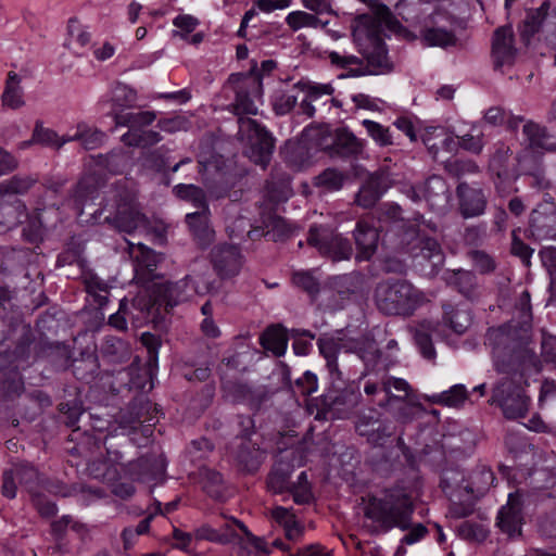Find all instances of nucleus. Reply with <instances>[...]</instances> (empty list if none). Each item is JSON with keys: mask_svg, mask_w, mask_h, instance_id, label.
I'll list each match as a JSON object with an SVG mask.
<instances>
[{"mask_svg": "<svg viewBox=\"0 0 556 556\" xmlns=\"http://www.w3.org/2000/svg\"><path fill=\"white\" fill-rule=\"evenodd\" d=\"M317 344L326 361L330 380V387L321 396L323 406L336 418H345L361 403L362 393L359 386L345 384L338 365V356L341 353H355L368 367L380 358L378 344L368 336L359 339L323 337L318 339Z\"/></svg>", "mask_w": 556, "mask_h": 556, "instance_id": "obj_1", "label": "nucleus"}, {"mask_svg": "<svg viewBox=\"0 0 556 556\" xmlns=\"http://www.w3.org/2000/svg\"><path fill=\"white\" fill-rule=\"evenodd\" d=\"M228 86L235 92L231 111L239 116L238 135L250 143V159L265 167L270 160L274 143L269 132L256 121L243 115H256L258 105L262 104L263 86L258 71L247 74L236 73L228 78Z\"/></svg>", "mask_w": 556, "mask_h": 556, "instance_id": "obj_2", "label": "nucleus"}, {"mask_svg": "<svg viewBox=\"0 0 556 556\" xmlns=\"http://www.w3.org/2000/svg\"><path fill=\"white\" fill-rule=\"evenodd\" d=\"M488 340L493 345V364L498 374L515 379L539 372L541 363L529 348V332L526 328L516 329L504 325L489 331Z\"/></svg>", "mask_w": 556, "mask_h": 556, "instance_id": "obj_3", "label": "nucleus"}, {"mask_svg": "<svg viewBox=\"0 0 556 556\" xmlns=\"http://www.w3.org/2000/svg\"><path fill=\"white\" fill-rule=\"evenodd\" d=\"M415 488L404 482L382 490L369 498L365 516L386 531L392 528L406 530L414 513Z\"/></svg>", "mask_w": 556, "mask_h": 556, "instance_id": "obj_4", "label": "nucleus"}, {"mask_svg": "<svg viewBox=\"0 0 556 556\" xmlns=\"http://www.w3.org/2000/svg\"><path fill=\"white\" fill-rule=\"evenodd\" d=\"M377 308L384 315L409 317L428 301L427 294L405 279H387L375 289Z\"/></svg>", "mask_w": 556, "mask_h": 556, "instance_id": "obj_5", "label": "nucleus"}, {"mask_svg": "<svg viewBox=\"0 0 556 556\" xmlns=\"http://www.w3.org/2000/svg\"><path fill=\"white\" fill-rule=\"evenodd\" d=\"M362 59L348 54L345 52L331 51L328 59L332 65L338 68L345 70L346 74H341L339 77L349 76H364V75H382L390 73L393 68L392 62L388 58L386 45L378 38H369V46L363 51Z\"/></svg>", "mask_w": 556, "mask_h": 556, "instance_id": "obj_6", "label": "nucleus"}, {"mask_svg": "<svg viewBox=\"0 0 556 556\" xmlns=\"http://www.w3.org/2000/svg\"><path fill=\"white\" fill-rule=\"evenodd\" d=\"M417 237L412 245L410 253L414 265L426 276H434L439 273L445 261L444 252L439 242L426 235V230H437V225L426 220L421 215L415 218Z\"/></svg>", "mask_w": 556, "mask_h": 556, "instance_id": "obj_7", "label": "nucleus"}, {"mask_svg": "<svg viewBox=\"0 0 556 556\" xmlns=\"http://www.w3.org/2000/svg\"><path fill=\"white\" fill-rule=\"evenodd\" d=\"M106 213L104 222L122 232L131 233L136 230H146L148 220L140 213L137 202L127 191L114 193L104 204L100 214Z\"/></svg>", "mask_w": 556, "mask_h": 556, "instance_id": "obj_8", "label": "nucleus"}, {"mask_svg": "<svg viewBox=\"0 0 556 556\" xmlns=\"http://www.w3.org/2000/svg\"><path fill=\"white\" fill-rule=\"evenodd\" d=\"M33 184L31 178L18 176L0 184V233L12 229L26 216L25 206L16 195L25 193Z\"/></svg>", "mask_w": 556, "mask_h": 556, "instance_id": "obj_9", "label": "nucleus"}, {"mask_svg": "<svg viewBox=\"0 0 556 556\" xmlns=\"http://www.w3.org/2000/svg\"><path fill=\"white\" fill-rule=\"evenodd\" d=\"M529 397L522 389L516 384V380L504 377L498 381L493 390L490 404H497L506 418H523L529 409Z\"/></svg>", "mask_w": 556, "mask_h": 556, "instance_id": "obj_10", "label": "nucleus"}, {"mask_svg": "<svg viewBox=\"0 0 556 556\" xmlns=\"http://www.w3.org/2000/svg\"><path fill=\"white\" fill-rule=\"evenodd\" d=\"M309 245L333 262L349 260L353 253L350 241L327 226H312L308 231Z\"/></svg>", "mask_w": 556, "mask_h": 556, "instance_id": "obj_11", "label": "nucleus"}, {"mask_svg": "<svg viewBox=\"0 0 556 556\" xmlns=\"http://www.w3.org/2000/svg\"><path fill=\"white\" fill-rule=\"evenodd\" d=\"M153 307L151 296L147 292L140 293L130 304L122 301L119 309L110 316L109 323L118 330L127 329V319H130L135 327H140L149 321Z\"/></svg>", "mask_w": 556, "mask_h": 556, "instance_id": "obj_12", "label": "nucleus"}, {"mask_svg": "<svg viewBox=\"0 0 556 556\" xmlns=\"http://www.w3.org/2000/svg\"><path fill=\"white\" fill-rule=\"evenodd\" d=\"M356 432L365 437L372 445H382L393 434L390 425L382 422L380 413L375 408H367L359 412L355 421Z\"/></svg>", "mask_w": 556, "mask_h": 556, "instance_id": "obj_13", "label": "nucleus"}, {"mask_svg": "<svg viewBox=\"0 0 556 556\" xmlns=\"http://www.w3.org/2000/svg\"><path fill=\"white\" fill-rule=\"evenodd\" d=\"M522 134L527 143V149L518 159L520 166L526 165L529 152L538 154L556 152V136L549 134L546 127L532 121H528L522 126Z\"/></svg>", "mask_w": 556, "mask_h": 556, "instance_id": "obj_14", "label": "nucleus"}, {"mask_svg": "<svg viewBox=\"0 0 556 556\" xmlns=\"http://www.w3.org/2000/svg\"><path fill=\"white\" fill-rule=\"evenodd\" d=\"M401 394L392 393L384 400L378 401V406L388 412L395 421L400 424L412 422L421 409V405L415 401L413 389L409 386L408 391H397Z\"/></svg>", "mask_w": 556, "mask_h": 556, "instance_id": "obj_15", "label": "nucleus"}, {"mask_svg": "<svg viewBox=\"0 0 556 556\" xmlns=\"http://www.w3.org/2000/svg\"><path fill=\"white\" fill-rule=\"evenodd\" d=\"M523 523V495L509 493L506 505L497 514V526L509 536L520 535Z\"/></svg>", "mask_w": 556, "mask_h": 556, "instance_id": "obj_16", "label": "nucleus"}, {"mask_svg": "<svg viewBox=\"0 0 556 556\" xmlns=\"http://www.w3.org/2000/svg\"><path fill=\"white\" fill-rule=\"evenodd\" d=\"M359 381H364L363 389L368 400L378 406L379 400H384L394 391H408L409 383L402 378L383 377L380 380L372 379L366 369L359 377Z\"/></svg>", "mask_w": 556, "mask_h": 556, "instance_id": "obj_17", "label": "nucleus"}, {"mask_svg": "<svg viewBox=\"0 0 556 556\" xmlns=\"http://www.w3.org/2000/svg\"><path fill=\"white\" fill-rule=\"evenodd\" d=\"M517 49L514 45V33L510 26H503L494 31L491 56L495 70L510 67L515 63Z\"/></svg>", "mask_w": 556, "mask_h": 556, "instance_id": "obj_18", "label": "nucleus"}, {"mask_svg": "<svg viewBox=\"0 0 556 556\" xmlns=\"http://www.w3.org/2000/svg\"><path fill=\"white\" fill-rule=\"evenodd\" d=\"M211 257L214 269L222 278L236 276L241 269L242 256L235 245H217L212 250Z\"/></svg>", "mask_w": 556, "mask_h": 556, "instance_id": "obj_19", "label": "nucleus"}, {"mask_svg": "<svg viewBox=\"0 0 556 556\" xmlns=\"http://www.w3.org/2000/svg\"><path fill=\"white\" fill-rule=\"evenodd\" d=\"M155 300H152L154 305H165L166 307H174L175 305L188 301L192 295L191 276L176 282H166L156 287Z\"/></svg>", "mask_w": 556, "mask_h": 556, "instance_id": "obj_20", "label": "nucleus"}, {"mask_svg": "<svg viewBox=\"0 0 556 556\" xmlns=\"http://www.w3.org/2000/svg\"><path fill=\"white\" fill-rule=\"evenodd\" d=\"M390 175L383 170L371 175L356 194V203L362 207H371L391 186Z\"/></svg>", "mask_w": 556, "mask_h": 556, "instance_id": "obj_21", "label": "nucleus"}, {"mask_svg": "<svg viewBox=\"0 0 556 556\" xmlns=\"http://www.w3.org/2000/svg\"><path fill=\"white\" fill-rule=\"evenodd\" d=\"M456 193L459 200V211L465 218H471L484 213L486 198L482 189L460 182Z\"/></svg>", "mask_w": 556, "mask_h": 556, "instance_id": "obj_22", "label": "nucleus"}, {"mask_svg": "<svg viewBox=\"0 0 556 556\" xmlns=\"http://www.w3.org/2000/svg\"><path fill=\"white\" fill-rule=\"evenodd\" d=\"M424 200L438 212L444 211L450 201V191L446 181L440 176H431L419 185Z\"/></svg>", "mask_w": 556, "mask_h": 556, "instance_id": "obj_23", "label": "nucleus"}, {"mask_svg": "<svg viewBox=\"0 0 556 556\" xmlns=\"http://www.w3.org/2000/svg\"><path fill=\"white\" fill-rule=\"evenodd\" d=\"M556 7L553 12H549V2H543L536 9H530L527 11L523 26L521 29V36L523 39H529L542 27L555 25L556 22Z\"/></svg>", "mask_w": 556, "mask_h": 556, "instance_id": "obj_24", "label": "nucleus"}, {"mask_svg": "<svg viewBox=\"0 0 556 556\" xmlns=\"http://www.w3.org/2000/svg\"><path fill=\"white\" fill-rule=\"evenodd\" d=\"M128 252L135 263L136 276L149 278L153 275L159 263L157 254L142 243L127 241Z\"/></svg>", "mask_w": 556, "mask_h": 556, "instance_id": "obj_25", "label": "nucleus"}, {"mask_svg": "<svg viewBox=\"0 0 556 556\" xmlns=\"http://www.w3.org/2000/svg\"><path fill=\"white\" fill-rule=\"evenodd\" d=\"M354 238L358 249L356 257L358 260H369L378 245V229L368 220L361 219L356 224Z\"/></svg>", "mask_w": 556, "mask_h": 556, "instance_id": "obj_26", "label": "nucleus"}, {"mask_svg": "<svg viewBox=\"0 0 556 556\" xmlns=\"http://www.w3.org/2000/svg\"><path fill=\"white\" fill-rule=\"evenodd\" d=\"M444 280L469 300H476L480 295L477 277L469 270H447L444 273Z\"/></svg>", "mask_w": 556, "mask_h": 556, "instance_id": "obj_27", "label": "nucleus"}, {"mask_svg": "<svg viewBox=\"0 0 556 556\" xmlns=\"http://www.w3.org/2000/svg\"><path fill=\"white\" fill-rule=\"evenodd\" d=\"M235 455L239 465L248 472L257 470L264 459V453L248 438L240 439Z\"/></svg>", "mask_w": 556, "mask_h": 556, "instance_id": "obj_28", "label": "nucleus"}, {"mask_svg": "<svg viewBox=\"0 0 556 556\" xmlns=\"http://www.w3.org/2000/svg\"><path fill=\"white\" fill-rule=\"evenodd\" d=\"M419 39L427 47L448 48L457 42V37L453 30L437 24L425 25L419 33Z\"/></svg>", "mask_w": 556, "mask_h": 556, "instance_id": "obj_29", "label": "nucleus"}, {"mask_svg": "<svg viewBox=\"0 0 556 556\" xmlns=\"http://www.w3.org/2000/svg\"><path fill=\"white\" fill-rule=\"evenodd\" d=\"M210 208L199 210L186 215V222L192 231L194 238L202 247L207 245L212 239L214 231L208 224Z\"/></svg>", "mask_w": 556, "mask_h": 556, "instance_id": "obj_30", "label": "nucleus"}, {"mask_svg": "<svg viewBox=\"0 0 556 556\" xmlns=\"http://www.w3.org/2000/svg\"><path fill=\"white\" fill-rule=\"evenodd\" d=\"M137 100V92L125 84H116L112 90L110 99L111 103L110 115L113 116L116 123V114L126 113L125 110L132 108Z\"/></svg>", "mask_w": 556, "mask_h": 556, "instance_id": "obj_31", "label": "nucleus"}, {"mask_svg": "<svg viewBox=\"0 0 556 556\" xmlns=\"http://www.w3.org/2000/svg\"><path fill=\"white\" fill-rule=\"evenodd\" d=\"M104 138V132L81 123L73 135L62 136V142L79 141L86 150H93L103 143Z\"/></svg>", "mask_w": 556, "mask_h": 556, "instance_id": "obj_32", "label": "nucleus"}, {"mask_svg": "<svg viewBox=\"0 0 556 556\" xmlns=\"http://www.w3.org/2000/svg\"><path fill=\"white\" fill-rule=\"evenodd\" d=\"M531 230L540 240H556V212L534 211L531 215Z\"/></svg>", "mask_w": 556, "mask_h": 556, "instance_id": "obj_33", "label": "nucleus"}, {"mask_svg": "<svg viewBox=\"0 0 556 556\" xmlns=\"http://www.w3.org/2000/svg\"><path fill=\"white\" fill-rule=\"evenodd\" d=\"M471 321V314L467 308L453 306L452 304L443 305V323L455 333H464Z\"/></svg>", "mask_w": 556, "mask_h": 556, "instance_id": "obj_34", "label": "nucleus"}, {"mask_svg": "<svg viewBox=\"0 0 556 556\" xmlns=\"http://www.w3.org/2000/svg\"><path fill=\"white\" fill-rule=\"evenodd\" d=\"M162 139L163 137L159 131L144 128L128 129L121 138L122 142L127 147L143 149L155 146Z\"/></svg>", "mask_w": 556, "mask_h": 556, "instance_id": "obj_35", "label": "nucleus"}, {"mask_svg": "<svg viewBox=\"0 0 556 556\" xmlns=\"http://www.w3.org/2000/svg\"><path fill=\"white\" fill-rule=\"evenodd\" d=\"M434 330L435 326L430 320L420 323L413 330L415 342L421 355L427 359H433L435 357V350L432 344V333Z\"/></svg>", "mask_w": 556, "mask_h": 556, "instance_id": "obj_36", "label": "nucleus"}, {"mask_svg": "<svg viewBox=\"0 0 556 556\" xmlns=\"http://www.w3.org/2000/svg\"><path fill=\"white\" fill-rule=\"evenodd\" d=\"M262 346L273 352L276 356H282L288 346V338L285 330L279 326H270L261 337Z\"/></svg>", "mask_w": 556, "mask_h": 556, "instance_id": "obj_37", "label": "nucleus"}, {"mask_svg": "<svg viewBox=\"0 0 556 556\" xmlns=\"http://www.w3.org/2000/svg\"><path fill=\"white\" fill-rule=\"evenodd\" d=\"M291 472L292 467L290 464L282 460L277 462L268 476V489L274 493L291 492V483L289 481Z\"/></svg>", "mask_w": 556, "mask_h": 556, "instance_id": "obj_38", "label": "nucleus"}, {"mask_svg": "<svg viewBox=\"0 0 556 556\" xmlns=\"http://www.w3.org/2000/svg\"><path fill=\"white\" fill-rule=\"evenodd\" d=\"M2 103L4 106L12 110H16L24 105L21 78L14 72H10L8 74L5 88L2 93Z\"/></svg>", "mask_w": 556, "mask_h": 556, "instance_id": "obj_39", "label": "nucleus"}, {"mask_svg": "<svg viewBox=\"0 0 556 556\" xmlns=\"http://www.w3.org/2000/svg\"><path fill=\"white\" fill-rule=\"evenodd\" d=\"M200 477L203 489L211 497L219 501L226 497V488L219 472L203 467L200 469Z\"/></svg>", "mask_w": 556, "mask_h": 556, "instance_id": "obj_40", "label": "nucleus"}, {"mask_svg": "<svg viewBox=\"0 0 556 556\" xmlns=\"http://www.w3.org/2000/svg\"><path fill=\"white\" fill-rule=\"evenodd\" d=\"M156 119L153 111L127 112L116 114V127H128L129 129L141 128L151 125Z\"/></svg>", "mask_w": 556, "mask_h": 556, "instance_id": "obj_41", "label": "nucleus"}, {"mask_svg": "<svg viewBox=\"0 0 556 556\" xmlns=\"http://www.w3.org/2000/svg\"><path fill=\"white\" fill-rule=\"evenodd\" d=\"M330 287L340 300L344 301L361 288V276L358 274L336 276L331 279Z\"/></svg>", "mask_w": 556, "mask_h": 556, "instance_id": "obj_42", "label": "nucleus"}, {"mask_svg": "<svg viewBox=\"0 0 556 556\" xmlns=\"http://www.w3.org/2000/svg\"><path fill=\"white\" fill-rule=\"evenodd\" d=\"M174 193L177 198L190 202L197 211L208 207L204 190L195 185L179 184L175 186Z\"/></svg>", "mask_w": 556, "mask_h": 556, "instance_id": "obj_43", "label": "nucleus"}, {"mask_svg": "<svg viewBox=\"0 0 556 556\" xmlns=\"http://www.w3.org/2000/svg\"><path fill=\"white\" fill-rule=\"evenodd\" d=\"M468 399V391L464 384H455L448 390L429 397L434 404L445 405L448 407H458Z\"/></svg>", "mask_w": 556, "mask_h": 556, "instance_id": "obj_44", "label": "nucleus"}, {"mask_svg": "<svg viewBox=\"0 0 556 556\" xmlns=\"http://www.w3.org/2000/svg\"><path fill=\"white\" fill-rule=\"evenodd\" d=\"M295 87H300L305 94L315 102L320 101L324 97H327L323 103L326 104L330 101L333 105L339 106V102L332 98V93L334 92V88L330 84H318V83H307V84H298Z\"/></svg>", "mask_w": 556, "mask_h": 556, "instance_id": "obj_45", "label": "nucleus"}, {"mask_svg": "<svg viewBox=\"0 0 556 556\" xmlns=\"http://www.w3.org/2000/svg\"><path fill=\"white\" fill-rule=\"evenodd\" d=\"M494 480L495 477L493 472L490 469L482 467L480 470L475 472L471 484H467L465 490L467 494L480 496L489 490Z\"/></svg>", "mask_w": 556, "mask_h": 556, "instance_id": "obj_46", "label": "nucleus"}, {"mask_svg": "<svg viewBox=\"0 0 556 556\" xmlns=\"http://www.w3.org/2000/svg\"><path fill=\"white\" fill-rule=\"evenodd\" d=\"M362 125L365 127L368 136L379 146L387 147L394 143L393 136L389 127H386L375 121L364 119Z\"/></svg>", "mask_w": 556, "mask_h": 556, "instance_id": "obj_47", "label": "nucleus"}, {"mask_svg": "<svg viewBox=\"0 0 556 556\" xmlns=\"http://www.w3.org/2000/svg\"><path fill=\"white\" fill-rule=\"evenodd\" d=\"M286 23L293 30H298L303 27H324L327 23H323L317 16L304 11L290 12L286 17Z\"/></svg>", "mask_w": 556, "mask_h": 556, "instance_id": "obj_48", "label": "nucleus"}, {"mask_svg": "<svg viewBox=\"0 0 556 556\" xmlns=\"http://www.w3.org/2000/svg\"><path fill=\"white\" fill-rule=\"evenodd\" d=\"M344 179L341 172L327 168L315 178V185L326 191H337L342 188Z\"/></svg>", "mask_w": 556, "mask_h": 556, "instance_id": "obj_49", "label": "nucleus"}, {"mask_svg": "<svg viewBox=\"0 0 556 556\" xmlns=\"http://www.w3.org/2000/svg\"><path fill=\"white\" fill-rule=\"evenodd\" d=\"M18 483L28 492L33 493L39 484V473L36 468L28 464L14 465Z\"/></svg>", "mask_w": 556, "mask_h": 556, "instance_id": "obj_50", "label": "nucleus"}, {"mask_svg": "<svg viewBox=\"0 0 556 556\" xmlns=\"http://www.w3.org/2000/svg\"><path fill=\"white\" fill-rule=\"evenodd\" d=\"M298 102V94L293 91H278L271 99V104L277 115L290 113Z\"/></svg>", "mask_w": 556, "mask_h": 556, "instance_id": "obj_51", "label": "nucleus"}, {"mask_svg": "<svg viewBox=\"0 0 556 556\" xmlns=\"http://www.w3.org/2000/svg\"><path fill=\"white\" fill-rule=\"evenodd\" d=\"M0 388L7 396L20 394L23 390V381L17 368L9 369L3 374Z\"/></svg>", "mask_w": 556, "mask_h": 556, "instance_id": "obj_52", "label": "nucleus"}, {"mask_svg": "<svg viewBox=\"0 0 556 556\" xmlns=\"http://www.w3.org/2000/svg\"><path fill=\"white\" fill-rule=\"evenodd\" d=\"M451 505L448 507V515L453 518H465L469 516L473 510L472 494H468V497L464 501L458 498L457 494L451 493Z\"/></svg>", "mask_w": 556, "mask_h": 556, "instance_id": "obj_53", "label": "nucleus"}, {"mask_svg": "<svg viewBox=\"0 0 556 556\" xmlns=\"http://www.w3.org/2000/svg\"><path fill=\"white\" fill-rule=\"evenodd\" d=\"M266 236L275 241L282 240L292 232L291 225L282 217L273 216L266 223Z\"/></svg>", "mask_w": 556, "mask_h": 556, "instance_id": "obj_54", "label": "nucleus"}, {"mask_svg": "<svg viewBox=\"0 0 556 556\" xmlns=\"http://www.w3.org/2000/svg\"><path fill=\"white\" fill-rule=\"evenodd\" d=\"M336 146L338 152L343 156L357 155L363 150L362 142L353 134L340 135Z\"/></svg>", "mask_w": 556, "mask_h": 556, "instance_id": "obj_55", "label": "nucleus"}, {"mask_svg": "<svg viewBox=\"0 0 556 556\" xmlns=\"http://www.w3.org/2000/svg\"><path fill=\"white\" fill-rule=\"evenodd\" d=\"M24 346H18L14 351L11 348H0V374H4L12 368H18L20 357L24 354Z\"/></svg>", "mask_w": 556, "mask_h": 556, "instance_id": "obj_56", "label": "nucleus"}, {"mask_svg": "<svg viewBox=\"0 0 556 556\" xmlns=\"http://www.w3.org/2000/svg\"><path fill=\"white\" fill-rule=\"evenodd\" d=\"M70 43L85 47L90 42V33L76 18H71L67 25Z\"/></svg>", "mask_w": 556, "mask_h": 556, "instance_id": "obj_57", "label": "nucleus"}, {"mask_svg": "<svg viewBox=\"0 0 556 556\" xmlns=\"http://www.w3.org/2000/svg\"><path fill=\"white\" fill-rule=\"evenodd\" d=\"M173 25L178 28V30H174V36L188 39V34L198 27L199 20L190 14H180L173 20Z\"/></svg>", "mask_w": 556, "mask_h": 556, "instance_id": "obj_58", "label": "nucleus"}, {"mask_svg": "<svg viewBox=\"0 0 556 556\" xmlns=\"http://www.w3.org/2000/svg\"><path fill=\"white\" fill-rule=\"evenodd\" d=\"M519 314L520 321L517 324L514 321L508 323L507 325H511L516 329L526 328L527 332L530 330V321H531V305H530V294L528 291H523L519 299Z\"/></svg>", "mask_w": 556, "mask_h": 556, "instance_id": "obj_59", "label": "nucleus"}, {"mask_svg": "<svg viewBox=\"0 0 556 556\" xmlns=\"http://www.w3.org/2000/svg\"><path fill=\"white\" fill-rule=\"evenodd\" d=\"M291 493L294 502L298 504H305L309 502L311 491L305 471H302L299 475L296 483L291 484Z\"/></svg>", "mask_w": 556, "mask_h": 556, "instance_id": "obj_60", "label": "nucleus"}, {"mask_svg": "<svg viewBox=\"0 0 556 556\" xmlns=\"http://www.w3.org/2000/svg\"><path fill=\"white\" fill-rule=\"evenodd\" d=\"M33 141L41 144L54 146L56 148H61L66 143L62 142V137H60L54 130L38 125L34 130Z\"/></svg>", "mask_w": 556, "mask_h": 556, "instance_id": "obj_61", "label": "nucleus"}, {"mask_svg": "<svg viewBox=\"0 0 556 556\" xmlns=\"http://www.w3.org/2000/svg\"><path fill=\"white\" fill-rule=\"evenodd\" d=\"M293 283L302 288L311 295H315L319 291V283L311 271H296L292 277Z\"/></svg>", "mask_w": 556, "mask_h": 556, "instance_id": "obj_62", "label": "nucleus"}, {"mask_svg": "<svg viewBox=\"0 0 556 556\" xmlns=\"http://www.w3.org/2000/svg\"><path fill=\"white\" fill-rule=\"evenodd\" d=\"M473 267L481 274H488L495 269L494 260L483 251L473 250L469 253Z\"/></svg>", "mask_w": 556, "mask_h": 556, "instance_id": "obj_63", "label": "nucleus"}, {"mask_svg": "<svg viewBox=\"0 0 556 556\" xmlns=\"http://www.w3.org/2000/svg\"><path fill=\"white\" fill-rule=\"evenodd\" d=\"M443 135L442 127H431L422 136L424 144L428 151L435 157L441 151L440 136Z\"/></svg>", "mask_w": 556, "mask_h": 556, "instance_id": "obj_64", "label": "nucleus"}]
</instances>
